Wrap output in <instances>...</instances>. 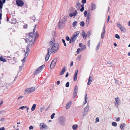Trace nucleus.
Masks as SVG:
<instances>
[{
    "mask_svg": "<svg viewBox=\"0 0 130 130\" xmlns=\"http://www.w3.org/2000/svg\"><path fill=\"white\" fill-rule=\"evenodd\" d=\"M36 25H35L34 28L33 29V31L29 33V35H28V37L27 38V39L26 41V42H28V47L26 49V52L25 54V56L26 57L28 55L27 53H29L30 51L28 47L34 45L35 39L37 38L39 36L38 34L36 32H35V29L36 28Z\"/></svg>",
    "mask_w": 130,
    "mask_h": 130,
    "instance_id": "1",
    "label": "nucleus"
},
{
    "mask_svg": "<svg viewBox=\"0 0 130 130\" xmlns=\"http://www.w3.org/2000/svg\"><path fill=\"white\" fill-rule=\"evenodd\" d=\"M59 46V45L58 43H55L54 44L51 49V53H56L58 50Z\"/></svg>",
    "mask_w": 130,
    "mask_h": 130,
    "instance_id": "2",
    "label": "nucleus"
},
{
    "mask_svg": "<svg viewBox=\"0 0 130 130\" xmlns=\"http://www.w3.org/2000/svg\"><path fill=\"white\" fill-rule=\"evenodd\" d=\"M70 13L69 16L70 17H72L73 16H75L77 14V11L76 10H75L73 8H71L70 10Z\"/></svg>",
    "mask_w": 130,
    "mask_h": 130,
    "instance_id": "3",
    "label": "nucleus"
},
{
    "mask_svg": "<svg viewBox=\"0 0 130 130\" xmlns=\"http://www.w3.org/2000/svg\"><path fill=\"white\" fill-rule=\"evenodd\" d=\"M44 66V65H43L38 68L34 72V75H36L39 73L42 70V69H43Z\"/></svg>",
    "mask_w": 130,
    "mask_h": 130,
    "instance_id": "4",
    "label": "nucleus"
},
{
    "mask_svg": "<svg viewBox=\"0 0 130 130\" xmlns=\"http://www.w3.org/2000/svg\"><path fill=\"white\" fill-rule=\"evenodd\" d=\"M65 121V118L63 116L60 117L58 119V121L59 123L62 126L64 125Z\"/></svg>",
    "mask_w": 130,
    "mask_h": 130,
    "instance_id": "5",
    "label": "nucleus"
},
{
    "mask_svg": "<svg viewBox=\"0 0 130 130\" xmlns=\"http://www.w3.org/2000/svg\"><path fill=\"white\" fill-rule=\"evenodd\" d=\"M35 88L33 87L30 88H27L25 89V93L26 94L31 93L34 92L35 90Z\"/></svg>",
    "mask_w": 130,
    "mask_h": 130,
    "instance_id": "6",
    "label": "nucleus"
},
{
    "mask_svg": "<svg viewBox=\"0 0 130 130\" xmlns=\"http://www.w3.org/2000/svg\"><path fill=\"white\" fill-rule=\"evenodd\" d=\"M89 109V106L87 105V106L83 109V117L85 116L87 113Z\"/></svg>",
    "mask_w": 130,
    "mask_h": 130,
    "instance_id": "7",
    "label": "nucleus"
},
{
    "mask_svg": "<svg viewBox=\"0 0 130 130\" xmlns=\"http://www.w3.org/2000/svg\"><path fill=\"white\" fill-rule=\"evenodd\" d=\"M57 59H55L52 61L50 66V67L51 69H53L54 68L57 62Z\"/></svg>",
    "mask_w": 130,
    "mask_h": 130,
    "instance_id": "8",
    "label": "nucleus"
},
{
    "mask_svg": "<svg viewBox=\"0 0 130 130\" xmlns=\"http://www.w3.org/2000/svg\"><path fill=\"white\" fill-rule=\"evenodd\" d=\"M17 5L20 6H22L24 4V2L21 0H17L16 1Z\"/></svg>",
    "mask_w": 130,
    "mask_h": 130,
    "instance_id": "9",
    "label": "nucleus"
},
{
    "mask_svg": "<svg viewBox=\"0 0 130 130\" xmlns=\"http://www.w3.org/2000/svg\"><path fill=\"white\" fill-rule=\"evenodd\" d=\"M119 98L118 97L115 98V106L117 107L118 105L120 104V101L118 100Z\"/></svg>",
    "mask_w": 130,
    "mask_h": 130,
    "instance_id": "10",
    "label": "nucleus"
},
{
    "mask_svg": "<svg viewBox=\"0 0 130 130\" xmlns=\"http://www.w3.org/2000/svg\"><path fill=\"white\" fill-rule=\"evenodd\" d=\"M86 48V46L84 45L83 46L81 49L78 48L77 49L76 51V53L77 54H79V52H81L84 50Z\"/></svg>",
    "mask_w": 130,
    "mask_h": 130,
    "instance_id": "11",
    "label": "nucleus"
},
{
    "mask_svg": "<svg viewBox=\"0 0 130 130\" xmlns=\"http://www.w3.org/2000/svg\"><path fill=\"white\" fill-rule=\"evenodd\" d=\"M67 16H64L62 19V20L60 21L59 22V25H60V23H63L66 22L67 20Z\"/></svg>",
    "mask_w": 130,
    "mask_h": 130,
    "instance_id": "12",
    "label": "nucleus"
},
{
    "mask_svg": "<svg viewBox=\"0 0 130 130\" xmlns=\"http://www.w3.org/2000/svg\"><path fill=\"white\" fill-rule=\"evenodd\" d=\"M55 41V40L54 38H53L51 39V40L49 42V45L50 46H52L54 44H55L54 42Z\"/></svg>",
    "mask_w": 130,
    "mask_h": 130,
    "instance_id": "13",
    "label": "nucleus"
},
{
    "mask_svg": "<svg viewBox=\"0 0 130 130\" xmlns=\"http://www.w3.org/2000/svg\"><path fill=\"white\" fill-rule=\"evenodd\" d=\"M47 50L48 51V52L45 56V59L46 61H47L48 60L50 56V55L49 54V52L50 50V49L49 48H48L47 49Z\"/></svg>",
    "mask_w": 130,
    "mask_h": 130,
    "instance_id": "14",
    "label": "nucleus"
},
{
    "mask_svg": "<svg viewBox=\"0 0 130 130\" xmlns=\"http://www.w3.org/2000/svg\"><path fill=\"white\" fill-rule=\"evenodd\" d=\"M66 70V68L65 67H64L62 69L60 73V75H63Z\"/></svg>",
    "mask_w": 130,
    "mask_h": 130,
    "instance_id": "15",
    "label": "nucleus"
},
{
    "mask_svg": "<svg viewBox=\"0 0 130 130\" xmlns=\"http://www.w3.org/2000/svg\"><path fill=\"white\" fill-rule=\"evenodd\" d=\"M72 103V101H70L68 102L66 105V108L67 109H69L71 106V104Z\"/></svg>",
    "mask_w": 130,
    "mask_h": 130,
    "instance_id": "16",
    "label": "nucleus"
},
{
    "mask_svg": "<svg viewBox=\"0 0 130 130\" xmlns=\"http://www.w3.org/2000/svg\"><path fill=\"white\" fill-rule=\"evenodd\" d=\"M92 77L91 76H89L88 79V82L87 83V85H89L91 84L92 80Z\"/></svg>",
    "mask_w": 130,
    "mask_h": 130,
    "instance_id": "17",
    "label": "nucleus"
},
{
    "mask_svg": "<svg viewBox=\"0 0 130 130\" xmlns=\"http://www.w3.org/2000/svg\"><path fill=\"white\" fill-rule=\"evenodd\" d=\"M96 8V5L92 3L91 4V10H94Z\"/></svg>",
    "mask_w": 130,
    "mask_h": 130,
    "instance_id": "18",
    "label": "nucleus"
},
{
    "mask_svg": "<svg viewBox=\"0 0 130 130\" xmlns=\"http://www.w3.org/2000/svg\"><path fill=\"white\" fill-rule=\"evenodd\" d=\"M78 88L77 85H76L74 89V94L75 95H76L78 91Z\"/></svg>",
    "mask_w": 130,
    "mask_h": 130,
    "instance_id": "19",
    "label": "nucleus"
},
{
    "mask_svg": "<svg viewBox=\"0 0 130 130\" xmlns=\"http://www.w3.org/2000/svg\"><path fill=\"white\" fill-rule=\"evenodd\" d=\"M87 99H88V96L87 95V94H86L85 96V102L83 103V105H84L85 104H86L87 101Z\"/></svg>",
    "mask_w": 130,
    "mask_h": 130,
    "instance_id": "20",
    "label": "nucleus"
},
{
    "mask_svg": "<svg viewBox=\"0 0 130 130\" xmlns=\"http://www.w3.org/2000/svg\"><path fill=\"white\" fill-rule=\"evenodd\" d=\"M40 125L43 128H45L47 126L46 125L43 123H41Z\"/></svg>",
    "mask_w": 130,
    "mask_h": 130,
    "instance_id": "21",
    "label": "nucleus"
},
{
    "mask_svg": "<svg viewBox=\"0 0 130 130\" xmlns=\"http://www.w3.org/2000/svg\"><path fill=\"white\" fill-rule=\"evenodd\" d=\"M76 39V37L73 36V37L71 38L70 39H71V40L72 41V42L74 43Z\"/></svg>",
    "mask_w": 130,
    "mask_h": 130,
    "instance_id": "22",
    "label": "nucleus"
},
{
    "mask_svg": "<svg viewBox=\"0 0 130 130\" xmlns=\"http://www.w3.org/2000/svg\"><path fill=\"white\" fill-rule=\"evenodd\" d=\"M82 35L84 38V39H86V33L84 31H83L82 33Z\"/></svg>",
    "mask_w": 130,
    "mask_h": 130,
    "instance_id": "23",
    "label": "nucleus"
},
{
    "mask_svg": "<svg viewBox=\"0 0 130 130\" xmlns=\"http://www.w3.org/2000/svg\"><path fill=\"white\" fill-rule=\"evenodd\" d=\"M122 32H126V29L123 27H122L121 29H120Z\"/></svg>",
    "mask_w": 130,
    "mask_h": 130,
    "instance_id": "24",
    "label": "nucleus"
},
{
    "mask_svg": "<svg viewBox=\"0 0 130 130\" xmlns=\"http://www.w3.org/2000/svg\"><path fill=\"white\" fill-rule=\"evenodd\" d=\"M36 104H33L31 108V110L32 111H33L35 110L36 108Z\"/></svg>",
    "mask_w": 130,
    "mask_h": 130,
    "instance_id": "25",
    "label": "nucleus"
},
{
    "mask_svg": "<svg viewBox=\"0 0 130 130\" xmlns=\"http://www.w3.org/2000/svg\"><path fill=\"white\" fill-rule=\"evenodd\" d=\"M79 32L78 31H76L75 32L73 35V36L76 37L79 34Z\"/></svg>",
    "mask_w": 130,
    "mask_h": 130,
    "instance_id": "26",
    "label": "nucleus"
},
{
    "mask_svg": "<svg viewBox=\"0 0 130 130\" xmlns=\"http://www.w3.org/2000/svg\"><path fill=\"white\" fill-rule=\"evenodd\" d=\"M78 126V125L76 124V125H73L72 126V128L74 130H75L76 129Z\"/></svg>",
    "mask_w": 130,
    "mask_h": 130,
    "instance_id": "27",
    "label": "nucleus"
},
{
    "mask_svg": "<svg viewBox=\"0 0 130 130\" xmlns=\"http://www.w3.org/2000/svg\"><path fill=\"white\" fill-rule=\"evenodd\" d=\"M100 44H101V42H100V41L99 42V43L97 45L96 47V50H98L99 49V48L100 46Z\"/></svg>",
    "mask_w": 130,
    "mask_h": 130,
    "instance_id": "28",
    "label": "nucleus"
},
{
    "mask_svg": "<svg viewBox=\"0 0 130 130\" xmlns=\"http://www.w3.org/2000/svg\"><path fill=\"white\" fill-rule=\"evenodd\" d=\"M3 2L1 0H0V5H3V4L5 3L6 2V0H2Z\"/></svg>",
    "mask_w": 130,
    "mask_h": 130,
    "instance_id": "29",
    "label": "nucleus"
},
{
    "mask_svg": "<svg viewBox=\"0 0 130 130\" xmlns=\"http://www.w3.org/2000/svg\"><path fill=\"white\" fill-rule=\"evenodd\" d=\"M91 31H89L87 33V34H86V36L89 37L91 35Z\"/></svg>",
    "mask_w": 130,
    "mask_h": 130,
    "instance_id": "30",
    "label": "nucleus"
},
{
    "mask_svg": "<svg viewBox=\"0 0 130 130\" xmlns=\"http://www.w3.org/2000/svg\"><path fill=\"white\" fill-rule=\"evenodd\" d=\"M117 26L120 29H121V28L122 27L121 24L119 23H117Z\"/></svg>",
    "mask_w": 130,
    "mask_h": 130,
    "instance_id": "31",
    "label": "nucleus"
},
{
    "mask_svg": "<svg viewBox=\"0 0 130 130\" xmlns=\"http://www.w3.org/2000/svg\"><path fill=\"white\" fill-rule=\"evenodd\" d=\"M112 124L113 126H115V127L117 125V123L115 122H112Z\"/></svg>",
    "mask_w": 130,
    "mask_h": 130,
    "instance_id": "32",
    "label": "nucleus"
},
{
    "mask_svg": "<svg viewBox=\"0 0 130 130\" xmlns=\"http://www.w3.org/2000/svg\"><path fill=\"white\" fill-rule=\"evenodd\" d=\"M84 24H85L84 22L83 21L81 22L80 23V25L83 27L84 26Z\"/></svg>",
    "mask_w": 130,
    "mask_h": 130,
    "instance_id": "33",
    "label": "nucleus"
},
{
    "mask_svg": "<svg viewBox=\"0 0 130 130\" xmlns=\"http://www.w3.org/2000/svg\"><path fill=\"white\" fill-rule=\"evenodd\" d=\"M80 3L79 2L77 3L76 7L77 9L80 6Z\"/></svg>",
    "mask_w": 130,
    "mask_h": 130,
    "instance_id": "34",
    "label": "nucleus"
},
{
    "mask_svg": "<svg viewBox=\"0 0 130 130\" xmlns=\"http://www.w3.org/2000/svg\"><path fill=\"white\" fill-rule=\"evenodd\" d=\"M62 41L63 43L64 44V46H67V44H66L65 43V41L64 40L62 39Z\"/></svg>",
    "mask_w": 130,
    "mask_h": 130,
    "instance_id": "35",
    "label": "nucleus"
},
{
    "mask_svg": "<svg viewBox=\"0 0 130 130\" xmlns=\"http://www.w3.org/2000/svg\"><path fill=\"white\" fill-rule=\"evenodd\" d=\"M77 24V22L75 21L73 22V25L74 27H75V26H76Z\"/></svg>",
    "mask_w": 130,
    "mask_h": 130,
    "instance_id": "36",
    "label": "nucleus"
},
{
    "mask_svg": "<svg viewBox=\"0 0 130 130\" xmlns=\"http://www.w3.org/2000/svg\"><path fill=\"white\" fill-rule=\"evenodd\" d=\"M69 82H67L65 86L66 87H69Z\"/></svg>",
    "mask_w": 130,
    "mask_h": 130,
    "instance_id": "37",
    "label": "nucleus"
},
{
    "mask_svg": "<svg viewBox=\"0 0 130 130\" xmlns=\"http://www.w3.org/2000/svg\"><path fill=\"white\" fill-rule=\"evenodd\" d=\"M44 109V107L42 106L41 107L40 109V111L41 112H42Z\"/></svg>",
    "mask_w": 130,
    "mask_h": 130,
    "instance_id": "38",
    "label": "nucleus"
},
{
    "mask_svg": "<svg viewBox=\"0 0 130 130\" xmlns=\"http://www.w3.org/2000/svg\"><path fill=\"white\" fill-rule=\"evenodd\" d=\"M124 124H121L120 126V127L121 130H122V129L123 128V127H124Z\"/></svg>",
    "mask_w": 130,
    "mask_h": 130,
    "instance_id": "39",
    "label": "nucleus"
},
{
    "mask_svg": "<svg viewBox=\"0 0 130 130\" xmlns=\"http://www.w3.org/2000/svg\"><path fill=\"white\" fill-rule=\"evenodd\" d=\"M81 55H80L77 57V58L78 60L79 61V60H80L81 59Z\"/></svg>",
    "mask_w": 130,
    "mask_h": 130,
    "instance_id": "40",
    "label": "nucleus"
},
{
    "mask_svg": "<svg viewBox=\"0 0 130 130\" xmlns=\"http://www.w3.org/2000/svg\"><path fill=\"white\" fill-rule=\"evenodd\" d=\"M105 34L102 32L101 34V38L102 39H103L104 37V35Z\"/></svg>",
    "mask_w": 130,
    "mask_h": 130,
    "instance_id": "41",
    "label": "nucleus"
},
{
    "mask_svg": "<svg viewBox=\"0 0 130 130\" xmlns=\"http://www.w3.org/2000/svg\"><path fill=\"white\" fill-rule=\"evenodd\" d=\"M103 32H102V33H103L104 34H105L106 32H105V25L104 26V27H103Z\"/></svg>",
    "mask_w": 130,
    "mask_h": 130,
    "instance_id": "42",
    "label": "nucleus"
},
{
    "mask_svg": "<svg viewBox=\"0 0 130 130\" xmlns=\"http://www.w3.org/2000/svg\"><path fill=\"white\" fill-rule=\"evenodd\" d=\"M27 108L26 106H22L20 107V109H23L24 108Z\"/></svg>",
    "mask_w": 130,
    "mask_h": 130,
    "instance_id": "43",
    "label": "nucleus"
},
{
    "mask_svg": "<svg viewBox=\"0 0 130 130\" xmlns=\"http://www.w3.org/2000/svg\"><path fill=\"white\" fill-rule=\"evenodd\" d=\"M55 115V113H53V114H52V115H51V118L52 119H53L54 118Z\"/></svg>",
    "mask_w": 130,
    "mask_h": 130,
    "instance_id": "44",
    "label": "nucleus"
},
{
    "mask_svg": "<svg viewBox=\"0 0 130 130\" xmlns=\"http://www.w3.org/2000/svg\"><path fill=\"white\" fill-rule=\"evenodd\" d=\"M77 79V76L74 75L73 77V79L74 81L76 80Z\"/></svg>",
    "mask_w": 130,
    "mask_h": 130,
    "instance_id": "45",
    "label": "nucleus"
},
{
    "mask_svg": "<svg viewBox=\"0 0 130 130\" xmlns=\"http://www.w3.org/2000/svg\"><path fill=\"white\" fill-rule=\"evenodd\" d=\"M115 37L116 38H117V39H120V37L119 36V35H118V34H116Z\"/></svg>",
    "mask_w": 130,
    "mask_h": 130,
    "instance_id": "46",
    "label": "nucleus"
},
{
    "mask_svg": "<svg viewBox=\"0 0 130 130\" xmlns=\"http://www.w3.org/2000/svg\"><path fill=\"white\" fill-rule=\"evenodd\" d=\"M66 39L68 41H69L70 40V39L69 37L68 36H67L66 37Z\"/></svg>",
    "mask_w": 130,
    "mask_h": 130,
    "instance_id": "47",
    "label": "nucleus"
},
{
    "mask_svg": "<svg viewBox=\"0 0 130 130\" xmlns=\"http://www.w3.org/2000/svg\"><path fill=\"white\" fill-rule=\"evenodd\" d=\"M27 25L26 24H25L23 26V27L24 28L26 29L27 28Z\"/></svg>",
    "mask_w": 130,
    "mask_h": 130,
    "instance_id": "48",
    "label": "nucleus"
},
{
    "mask_svg": "<svg viewBox=\"0 0 130 130\" xmlns=\"http://www.w3.org/2000/svg\"><path fill=\"white\" fill-rule=\"evenodd\" d=\"M86 0H82V2L83 4L85 3H86Z\"/></svg>",
    "mask_w": 130,
    "mask_h": 130,
    "instance_id": "49",
    "label": "nucleus"
},
{
    "mask_svg": "<svg viewBox=\"0 0 130 130\" xmlns=\"http://www.w3.org/2000/svg\"><path fill=\"white\" fill-rule=\"evenodd\" d=\"M90 16V15H89V13H88V14L87 17V20H90V18L89 17V16Z\"/></svg>",
    "mask_w": 130,
    "mask_h": 130,
    "instance_id": "50",
    "label": "nucleus"
},
{
    "mask_svg": "<svg viewBox=\"0 0 130 130\" xmlns=\"http://www.w3.org/2000/svg\"><path fill=\"white\" fill-rule=\"evenodd\" d=\"M84 9V7H82V8L80 9V10L81 12H83Z\"/></svg>",
    "mask_w": 130,
    "mask_h": 130,
    "instance_id": "51",
    "label": "nucleus"
},
{
    "mask_svg": "<svg viewBox=\"0 0 130 130\" xmlns=\"http://www.w3.org/2000/svg\"><path fill=\"white\" fill-rule=\"evenodd\" d=\"M87 11L86 10L85 11H84V16L85 17H87Z\"/></svg>",
    "mask_w": 130,
    "mask_h": 130,
    "instance_id": "52",
    "label": "nucleus"
},
{
    "mask_svg": "<svg viewBox=\"0 0 130 130\" xmlns=\"http://www.w3.org/2000/svg\"><path fill=\"white\" fill-rule=\"evenodd\" d=\"M96 122H99V118L98 117H97L96 118Z\"/></svg>",
    "mask_w": 130,
    "mask_h": 130,
    "instance_id": "53",
    "label": "nucleus"
},
{
    "mask_svg": "<svg viewBox=\"0 0 130 130\" xmlns=\"http://www.w3.org/2000/svg\"><path fill=\"white\" fill-rule=\"evenodd\" d=\"M34 128V127L32 126H30L29 127V129H33Z\"/></svg>",
    "mask_w": 130,
    "mask_h": 130,
    "instance_id": "54",
    "label": "nucleus"
},
{
    "mask_svg": "<svg viewBox=\"0 0 130 130\" xmlns=\"http://www.w3.org/2000/svg\"><path fill=\"white\" fill-rule=\"evenodd\" d=\"M78 73V70H77L75 72L74 75L75 76H77V74Z\"/></svg>",
    "mask_w": 130,
    "mask_h": 130,
    "instance_id": "55",
    "label": "nucleus"
},
{
    "mask_svg": "<svg viewBox=\"0 0 130 130\" xmlns=\"http://www.w3.org/2000/svg\"><path fill=\"white\" fill-rule=\"evenodd\" d=\"M90 40H89V41H88V45L89 47L90 46Z\"/></svg>",
    "mask_w": 130,
    "mask_h": 130,
    "instance_id": "56",
    "label": "nucleus"
},
{
    "mask_svg": "<svg viewBox=\"0 0 130 130\" xmlns=\"http://www.w3.org/2000/svg\"><path fill=\"white\" fill-rule=\"evenodd\" d=\"M120 120V118L119 117H118L116 118V121H119Z\"/></svg>",
    "mask_w": 130,
    "mask_h": 130,
    "instance_id": "57",
    "label": "nucleus"
},
{
    "mask_svg": "<svg viewBox=\"0 0 130 130\" xmlns=\"http://www.w3.org/2000/svg\"><path fill=\"white\" fill-rule=\"evenodd\" d=\"M89 20H88L86 19V24H88L89 23Z\"/></svg>",
    "mask_w": 130,
    "mask_h": 130,
    "instance_id": "58",
    "label": "nucleus"
},
{
    "mask_svg": "<svg viewBox=\"0 0 130 130\" xmlns=\"http://www.w3.org/2000/svg\"><path fill=\"white\" fill-rule=\"evenodd\" d=\"M109 19H110V16H108V18L107 20V23H108L109 22Z\"/></svg>",
    "mask_w": 130,
    "mask_h": 130,
    "instance_id": "59",
    "label": "nucleus"
},
{
    "mask_svg": "<svg viewBox=\"0 0 130 130\" xmlns=\"http://www.w3.org/2000/svg\"><path fill=\"white\" fill-rule=\"evenodd\" d=\"M25 57H25L24 58V59L22 60V61L23 62H25L26 61Z\"/></svg>",
    "mask_w": 130,
    "mask_h": 130,
    "instance_id": "60",
    "label": "nucleus"
},
{
    "mask_svg": "<svg viewBox=\"0 0 130 130\" xmlns=\"http://www.w3.org/2000/svg\"><path fill=\"white\" fill-rule=\"evenodd\" d=\"M73 62L72 61L71 62L70 66L71 67H72L73 66Z\"/></svg>",
    "mask_w": 130,
    "mask_h": 130,
    "instance_id": "61",
    "label": "nucleus"
},
{
    "mask_svg": "<svg viewBox=\"0 0 130 130\" xmlns=\"http://www.w3.org/2000/svg\"><path fill=\"white\" fill-rule=\"evenodd\" d=\"M60 83V82L59 81H58L56 83V84L57 85H59Z\"/></svg>",
    "mask_w": 130,
    "mask_h": 130,
    "instance_id": "62",
    "label": "nucleus"
},
{
    "mask_svg": "<svg viewBox=\"0 0 130 130\" xmlns=\"http://www.w3.org/2000/svg\"><path fill=\"white\" fill-rule=\"evenodd\" d=\"M0 130H5V128L4 127H2L0 128Z\"/></svg>",
    "mask_w": 130,
    "mask_h": 130,
    "instance_id": "63",
    "label": "nucleus"
},
{
    "mask_svg": "<svg viewBox=\"0 0 130 130\" xmlns=\"http://www.w3.org/2000/svg\"><path fill=\"white\" fill-rule=\"evenodd\" d=\"M2 14L0 12V20H1L2 18Z\"/></svg>",
    "mask_w": 130,
    "mask_h": 130,
    "instance_id": "64",
    "label": "nucleus"
}]
</instances>
